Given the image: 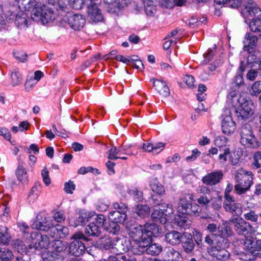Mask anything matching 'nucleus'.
Instances as JSON below:
<instances>
[{
	"mask_svg": "<svg viewBox=\"0 0 261 261\" xmlns=\"http://www.w3.org/2000/svg\"><path fill=\"white\" fill-rule=\"evenodd\" d=\"M244 245L247 253L241 255V259L249 261L261 258V240H256L253 237L248 236L245 237Z\"/></svg>",
	"mask_w": 261,
	"mask_h": 261,
	"instance_id": "4",
	"label": "nucleus"
},
{
	"mask_svg": "<svg viewBox=\"0 0 261 261\" xmlns=\"http://www.w3.org/2000/svg\"><path fill=\"white\" fill-rule=\"evenodd\" d=\"M227 143V139L224 136H218L214 140L215 145L220 149L222 147H226Z\"/></svg>",
	"mask_w": 261,
	"mask_h": 261,
	"instance_id": "55",
	"label": "nucleus"
},
{
	"mask_svg": "<svg viewBox=\"0 0 261 261\" xmlns=\"http://www.w3.org/2000/svg\"><path fill=\"white\" fill-rule=\"evenodd\" d=\"M70 5L75 9H81L84 5V0H69Z\"/></svg>",
	"mask_w": 261,
	"mask_h": 261,
	"instance_id": "60",
	"label": "nucleus"
},
{
	"mask_svg": "<svg viewBox=\"0 0 261 261\" xmlns=\"http://www.w3.org/2000/svg\"><path fill=\"white\" fill-rule=\"evenodd\" d=\"M182 246L183 249L187 253H191L193 252L195 247L192 236H189L182 242Z\"/></svg>",
	"mask_w": 261,
	"mask_h": 261,
	"instance_id": "37",
	"label": "nucleus"
},
{
	"mask_svg": "<svg viewBox=\"0 0 261 261\" xmlns=\"http://www.w3.org/2000/svg\"><path fill=\"white\" fill-rule=\"evenodd\" d=\"M123 147L121 146L118 148H116L115 146H113L109 151L108 153L109 154L108 158L111 160H116L118 159L120 156H117V155L119 154V153L123 152L122 150Z\"/></svg>",
	"mask_w": 261,
	"mask_h": 261,
	"instance_id": "46",
	"label": "nucleus"
},
{
	"mask_svg": "<svg viewBox=\"0 0 261 261\" xmlns=\"http://www.w3.org/2000/svg\"><path fill=\"white\" fill-rule=\"evenodd\" d=\"M228 105L233 107L237 117L241 120L247 119L254 113L253 103L248 99L231 92L227 97Z\"/></svg>",
	"mask_w": 261,
	"mask_h": 261,
	"instance_id": "1",
	"label": "nucleus"
},
{
	"mask_svg": "<svg viewBox=\"0 0 261 261\" xmlns=\"http://www.w3.org/2000/svg\"><path fill=\"white\" fill-rule=\"evenodd\" d=\"M250 30L253 33H261V16L257 18H253L249 23Z\"/></svg>",
	"mask_w": 261,
	"mask_h": 261,
	"instance_id": "38",
	"label": "nucleus"
},
{
	"mask_svg": "<svg viewBox=\"0 0 261 261\" xmlns=\"http://www.w3.org/2000/svg\"><path fill=\"white\" fill-rule=\"evenodd\" d=\"M253 174L243 168L236 171L234 176V190L238 194H242L250 189L253 185Z\"/></svg>",
	"mask_w": 261,
	"mask_h": 261,
	"instance_id": "3",
	"label": "nucleus"
},
{
	"mask_svg": "<svg viewBox=\"0 0 261 261\" xmlns=\"http://www.w3.org/2000/svg\"><path fill=\"white\" fill-rule=\"evenodd\" d=\"M41 190V187L40 185L37 183L35 184L29 193V198L33 200H35L38 198Z\"/></svg>",
	"mask_w": 261,
	"mask_h": 261,
	"instance_id": "49",
	"label": "nucleus"
},
{
	"mask_svg": "<svg viewBox=\"0 0 261 261\" xmlns=\"http://www.w3.org/2000/svg\"><path fill=\"white\" fill-rule=\"evenodd\" d=\"M146 248V253L151 255H158L163 250L162 246L157 243H151Z\"/></svg>",
	"mask_w": 261,
	"mask_h": 261,
	"instance_id": "33",
	"label": "nucleus"
},
{
	"mask_svg": "<svg viewBox=\"0 0 261 261\" xmlns=\"http://www.w3.org/2000/svg\"><path fill=\"white\" fill-rule=\"evenodd\" d=\"M242 15L245 19L249 17L257 18L261 17V9L252 0H248L242 11Z\"/></svg>",
	"mask_w": 261,
	"mask_h": 261,
	"instance_id": "12",
	"label": "nucleus"
},
{
	"mask_svg": "<svg viewBox=\"0 0 261 261\" xmlns=\"http://www.w3.org/2000/svg\"><path fill=\"white\" fill-rule=\"evenodd\" d=\"M220 154L218 159L221 163L224 164L227 160V157L230 154V149L228 147H225L223 150H219Z\"/></svg>",
	"mask_w": 261,
	"mask_h": 261,
	"instance_id": "51",
	"label": "nucleus"
},
{
	"mask_svg": "<svg viewBox=\"0 0 261 261\" xmlns=\"http://www.w3.org/2000/svg\"><path fill=\"white\" fill-rule=\"evenodd\" d=\"M71 239L74 240L69 246V253L75 256L82 255L85 252V246L80 240L88 241L89 239L82 232L75 233Z\"/></svg>",
	"mask_w": 261,
	"mask_h": 261,
	"instance_id": "7",
	"label": "nucleus"
},
{
	"mask_svg": "<svg viewBox=\"0 0 261 261\" xmlns=\"http://www.w3.org/2000/svg\"><path fill=\"white\" fill-rule=\"evenodd\" d=\"M223 207L225 211L233 215H240L242 213L241 204L234 201L223 204Z\"/></svg>",
	"mask_w": 261,
	"mask_h": 261,
	"instance_id": "27",
	"label": "nucleus"
},
{
	"mask_svg": "<svg viewBox=\"0 0 261 261\" xmlns=\"http://www.w3.org/2000/svg\"><path fill=\"white\" fill-rule=\"evenodd\" d=\"M113 245L112 251L117 254H122L128 250L126 241L123 239L117 238L114 241Z\"/></svg>",
	"mask_w": 261,
	"mask_h": 261,
	"instance_id": "24",
	"label": "nucleus"
},
{
	"mask_svg": "<svg viewBox=\"0 0 261 261\" xmlns=\"http://www.w3.org/2000/svg\"><path fill=\"white\" fill-rule=\"evenodd\" d=\"M100 244L102 248L108 250L112 249L113 250V246L114 243V241L109 237H105L100 241Z\"/></svg>",
	"mask_w": 261,
	"mask_h": 261,
	"instance_id": "47",
	"label": "nucleus"
},
{
	"mask_svg": "<svg viewBox=\"0 0 261 261\" xmlns=\"http://www.w3.org/2000/svg\"><path fill=\"white\" fill-rule=\"evenodd\" d=\"M14 57L19 61L24 62L27 60V54L23 50L13 51Z\"/></svg>",
	"mask_w": 261,
	"mask_h": 261,
	"instance_id": "54",
	"label": "nucleus"
},
{
	"mask_svg": "<svg viewBox=\"0 0 261 261\" xmlns=\"http://www.w3.org/2000/svg\"><path fill=\"white\" fill-rule=\"evenodd\" d=\"M251 95L256 96L261 93V81L254 82L250 90Z\"/></svg>",
	"mask_w": 261,
	"mask_h": 261,
	"instance_id": "53",
	"label": "nucleus"
},
{
	"mask_svg": "<svg viewBox=\"0 0 261 261\" xmlns=\"http://www.w3.org/2000/svg\"><path fill=\"white\" fill-rule=\"evenodd\" d=\"M42 9L43 6L42 5L35 6L32 9V12L31 14V18L36 22L41 21L42 17Z\"/></svg>",
	"mask_w": 261,
	"mask_h": 261,
	"instance_id": "40",
	"label": "nucleus"
},
{
	"mask_svg": "<svg viewBox=\"0 0 261 261\" xmlns=\"http://www.w3.org/2000/svg\"><path fill=\"white\" fill-rule=\"evenodd\" d=\"M59 255L55 252H49L43 255L44 261H57L60 257Z\"/></svg>",
	"mask_w": 261,
	"mask_h": 261,
	"instance_id": "58",
	"label": "nucleus"
},
{
	"mask_svg": "<svg viewBox=\"0 0 261 261\" xmlns=\"http://www.w3.org/2000/svg\"><path fill=\"white\" fill-rule=\"evenodd\" d=\"M240 143L248 147L256 148L259 144L255 138L252 127L249 124L246 123L242 125L240 130Z\"/></svg>",
	"mask_w": 261,
	"mask_h": 261,
	"instance_id": "6",
	"label": "nucleus"
},
{
	"mask_svg": "<svg viewBox=\"0 0 261 261\" xmlns=\"http://www.w3.org/2000/svg\"><path fill=\"white\" fill-rule=\"evenodd\" d=\"M135 212L140 217L144 218L149 215L150 208L147 205L138 204Z\"/></svg>",
	"mask_w": 261,
	"mask_h": 261,
	"instance_id": "39",
	"label": "nucleus"
},
{
	"mask_svg": "<svg viewBox=\"0 0 261 261\" xmlns=\"http://www.w3.org/2000/svg\"><path fill=\"white\" fill-rule=\"evenodd\" d=\"M221 118V127L223 133L227 135L233 134L236 128V124L232 120L229 109L225 108L223 110Z\"/></svg>",
	"mask_w": 261,
	"mask_h": 261,
	"instance_id": "10",
	"label": "nucleus"
},
{
	"mask_svg": "<svg viewBox=\"0 0 261 261\" xmlns=\"http://www.w3.org/2000/svg\"><path fill=\"white\" fill-rule=\"evenodd\" d=\"M143 226L145 234L150 239V243L152 242V237H157L162 233L161 226L154 222L146 223Z\"/></svg>",
	"mask_w": 261,
	"mask_h": 261,
	"instance_id": "16",
	"label": "nucleus"
},
{
	"mask_svg": "<svg viewBox=\"0 0 261 261\" xmlns=\"http://www.w3.org/2000/svg\"><path fill=\"white\" fill-rule=\"evenodd\" d=\"M50 223V222L46 217L40 216V218H39V216H37L36 219L34 220L31 226L33 229L46 231L49 226Z\"/></svg>",
	"mask_w": 261,
	"mask_h": 261,
	"instance_id": "21",
	"label": "nucleus"
},
{
	"mask_svg": "<svg viewBox=\"0 0 261 261\" xmlns=\"http://www.w3.org/2000/svg\"><path fill=\"white\" fill-rule=\"evenodd\" d=\"M104 228L112 234H118L120 230V227L118 224V223L113 221H111L109 226L107 227H104Z\"/></svg>",
	"mask_w": 261,
	"mask_h": 261,
	"instance_id": "48",
	"label": "nucleus"
},
{
	"mask_svg": "<svg viewBox=\"0 0 261 261\" xmlns=\"http://www.w3.org/2000/svg\"><path fill=\"white\" fill-rule=\"evenodd\" d=\"M12 85L13 86L19 85L22 81V76L20 72L14 70L11 73Z\"/></svg>",
	"mask_w": 261,
	"mask_h": 261,
	"instance_id": "52",
	"label": "nucleus"
},
{
	"mask_svg": "<svg viewBox=\"0 0 261 261\" xmlns=\"http://www.w3.org/2000/svg\"><path fill=\"white\" fill-rule=\"evenodd\" d=\"M182 239V234L178 231L172 230L165 234V241L171 245L180 244Z\"/></svg>",
	"mask_w": 261,
	"mask_h": 261,
	"instance_id": "23",
	"label": "nucleus"
},
{
	"mask_svg": "<svg viewBox=\"0 0 261 261\" xmlns=\"http://www.w3.org/2000/svg\"><path fill=\"white\" fill-rule=\"evenodd\" d=\"M243 0H215V3L217 5H226L227 6L232 8H238Z\"/></svg>",
	"mask_w": 261,
	"mask_h": 261,
	"instance_id": "41",
	"label": "nucleus"
},
{
	"mask_svg": "<svg viewBox=\"0 0 261 261\" xmlns=\"http://www.w3.org/2000/svg\"><path fill=\"white\" fill-rule=\"evenodd\" d=\"M166 261H179L180 254L173 248L168 249L165 256Z\"/></svg>",
	"mask_w": 261,
	"mask_h": 261,
	"instance_id": "43",
	"label": "nucleus"
},
{
	"mask_svg": "<svg viewBox=\"0 0 261 261\" xmlns=\"http://www.w3.org/2000/svg\"><path fill=\"white\" fill-rule=\"evenodd\" d=\"M217 236L229 238L234 236V233L231 227L228 225V222L223 221L218 226V234Z\"/></svg>",
	"mask_w": 261,
	"mask_h": 261,
	"instance_id": "20",
	"label": "nucleus"
},
{
	"mask_svg": "<svg viewBox=\"0 0 261 261\" xmlns=\"http://www.w3.org/2000/svg\"><path fill=\"white\" fill-rule=\"evenodd\" d=\"M233 225L235 232L240 236H245V238L251 229V225L241 218H233L229 220Z\"/></svg>",
	"mask_w": 261,
	"mask_h": 261,
	"instance_id": "11",
	"label": "nucleus"
},
{
	"mask_svg": "<svg viewBox=\"0 0 261 261\" xmlns=\"http://www.w3.org/2000/svg\"><path fill=\"white\" fill-rule=\"evenodd\" d=\"M167 217L163 212L160 211V208L154 207L151 214V218L154 222H159L162 224H165L167 221Z\"/></svg>",
	"mask_w": 261,
	"mask_h": 261,
	"instance_id": "26",
	"label": "nucleus"
},
{
	"mask_svg": "<svg viewBox=\"0 0 261 261\" xmlns=\"http://www.w3.org/2000/svg\"><path fill=\"white\" fill-rule=\"evenodd\" d=\"M42 12L41 22L43 24H46L55 19L54 12L46 6H43Z\"/></svg>",
	"mask_w": 261,
	"mask_h": 261,
	"instance_id": "31",
	"label": "nucleus"
},
{
	"mask_svg": "<svg viewBox=\"0 0 261 261\" xmlns=\"http://www.w3.org/2000/svg\"><path fill=\"white\" fill-rule=\"evenodd\" d=\"M16 7L14 6L11 7L9 9L5 7L4 12L6 20L11 22L15 20V24L21 29H25L28 27L29 16L27 14L23 11H19L17 13L15 10Z\"/></svg>",
	"mask_w": 261,
	"mask_h": 261,
	"instance_id": "5",
	"label": "nucleus"
},
{
	"mask_svg": "<svg viewBox=\"0 0 261 261\" xmlns=\"http://www.w3.org/2000/svg\"><path fill=\"white\" fill-rule=\"evenodd\" d=\"M222 196L218 195L215 197L212 195V200L211 201L212 207L215 210H219L221 207Z\"/></svg>",
	"mask_w": 261,
	"mask_h": 261,
	"instance_id": "57",
	"label": "nucleus"
},
{
	"mask_svg": "<svg viewBox=\"0 0 261 261\" xmlns=\"http://www.w3.org/2000/svg\"><path fill=\"white\" fill-rule=\"evenodd\" d=\"M88 14L90 19L95 22L101 21L103 19V15L98 7H92L90 6L88 8Z\"/></svg>",
	"mask_w": 261,
	"mask_h": 261,
	"instance_id": "25",
	"label": "nucleus"
},
{
	"mask_svg": "<svg viewBox=\"0 0 261 261\" xmlns=\"http://www.w3.org/2000/svg\"><path fill=\"white\" fill-rule=\"evenodd\" d=\"M223 176L221 171L212 172L203 177L202 181L206 185L214 186L221 181Z\"/></svg>",
	"mask_w": 261,
	"mask_h": 261,
	"instance_id": "18",
	"label": "nucleus"
},
{
	"mask_svg": "<svg viewBox=\"0 0 261 261\" xmlns=\"http://www.w3.org/2000/svg\"><path fill=\"white\" fill-rule=\"evenodd\" d=\"M212 255L219 260L226 261L230 256L229 252L226 249L212 248Z\"/></svg>",
	"mask_w": 261,
	"mask_h": 261,
	"instance_id": "28",
	"label": "nucleus"
},
{
	"mask_svg": "<svg viewBox=\"0 0 261 261\" xmlns=\"http://www.w3.org/2000/svg\"><path fill=\"white\" fill-rule=\"evenodd\" d=\"M150 81L152 83L153 87L161 95L165 97L170 95V90L165 82L154 78L151 79Z\"/></svg>",
	"mask_w": 261,
	"mask_h": 261,
	"instance_id": "19",
	"label": "nucleus"
},
{
	"mask_svg": "<svg viewBox=\"0 0 261 261\" xmlns=\"http://www.w3.org/2000/svg\"><path fill=\"white\" fill-rule=\"evenodd\" d=\"M46 231L47 232V235L50 237L58 239L65 238L68 234L69 230L65 226L60 225L54 226L50 222L49 226Z\"/></svg>",
	"mask_w": 261,
	"mask_h": 261,
	"instance_id": "13",
	"label": "nucleus"
},
{
	"mask_svg": "<svg viewBox=\"0 0 261 261\" xmlns=\"http://www.w3.org/2000/svg\"><path fill=\"white\" fill-rule=\"evenodd\" d=\"M258 38L250 33L245 35L243 43L244 44L243 50L248 54L254 53L257 46Z\"/></svg>",
	"mask_w": 261,
	"mask_h": 261,
	"instance_id": "15",
	"label": "nucleus"
},
{
	"mask_svg": "<svg viewBox=\"0 0 261 261\" xmlns=\"http://www.w3.org/2000/svg\"><path fill=\"white\" fill-rule=\"evenodd\" d=\"M190 204V203L188 202L186 197L180 198L178 206L177 208L178 212L182 214L188 215Z\"/></svg>",
	"mask_w": 261,
	"mask_h": 261,
	"instance_id": "34",
	"label": "nucleus"
},
{
	"mask_svg": "<svg viewBox=\"0 0 261 261\" xmlns=\"http://www.w3.org/2000/svg\"><path fill=\"white\" fill-rule=\"evenodd\" d=\"M85 233L87 236L98 237L101 233V228L93 222L86 227Z\"/></svg>",
	"mask_w": 261,
	"mask_h": 261,
	"instance_id": "29",
	"label": "nucleus"
},
{
	"mask_svg": "<svg viewBox=\"0 0 261 261\" xmlns=\"http://www.w3.org/2000/svg\"><path fill=\"white\" fill-rule=\"evenodd\" d=\"M129 193L133 196L135 201L137 202L143 201V192L138 188H134L129 190Z\"/></svg>",
	"mask_w": 261,
	"mask_h": 261,
	"instance_id": "45",
	"label": "nucleus"
},
{
	"mask_svg": "<svg viewBox=\"0 0 261 261\" xmlns=\"http://www.w3.org/2000/svg\"><path fill=\"white\" fill-rule=\"evenodd\" d=\"M198 193L202 194L197 199L199 204L207 208L212 200V195L210 188L205 186L199 187Z\"/></svg>",
	"mask_w": 261,
	"mask_h": 261,
	"instance_id": "14",
	"label": "nucleus"
},
{
	"mask_svg": "<svg viewBox=\"0 0 261 261\" xmlns=\"http://www.w3.org/2000/svg\"><path fill=\"white\" fill-rule=\"evenodd\" d=\"M130 240L140 248H145L150 244L149 237L145 233L144 226L138 224L134 220L129 221L126 225Z\"/></svg>",
	"mask_w": 261,
	"mask_h": 261,
	"instance_id": "2",
	"label": "nucleus"
},
{
	"mask_svg": "<svg viewBox=\"0 0 261 261\" xmlns=\"http://www.w3.org/2000/svg\"><path fill=\"white\" fill-rule=\"evenodd\" d=\"M85 18L81 14L70 15L68 16V23L74 30H80L85 23Z\"/></svg>",
	"mask_w": 261,
	"mask_h": 261,
	"instance_id": "17",
	"label": "nucleus"
},
{
	"mask_svg": "<svg viewBox=\"0 0 261 261\" xmlns=\"http://www.w3.org/2000/svg\"><path fill=\"white\" fill-rule=\"evenodd\" d=\"M254 162L253 165L256 168H259L261 167V152L257 151L254 154Z\"/></svg>",
	"mask_w": 261,
	"mask_h": 261,
	"instance_id": "64",
	"label": "nucleus"
},
{
	"mask_svg": "<svg viewBox=\"0 0 261 261\" xmlns=\"http://www.w3.org/2000/svg\"><path fill=\"white\" fill-rule=\"evenodd\" d=\"M154 203L157 205L156 207L160 208V211L161 212H164L166 216H170L173 214L174 210L172 205L165 203L154 202Z\"/></svg>",
	"mask_w": 261,
	"mask_h": 261,
	"instance_id": "42",
	"label": "nucleus"
},
{
	"mask_svg": "<svg viewBox=\"0 0 261 261\" xmlns=\"http://www.w3.org/2000/svg\"><path fill=\"white\" fill-rule=\"evenodd\" d=\"M113 206L115 210L109 213V220L111 221L123 223L126 218L127 206L124 203L118 202L114 203Z\"/></svg>",
	"mask_w": 261,
	"mask_h": 261,
	"instance_id": "9",
	"label": "nucleus"
},
{
	"mask_svg": "<svg viewBox=\"0 0 261 261\" xmlns=\"http://www.w3.org/2000/svg\"><path fill=\"white\" fill-rule=\"evenodd\" d=\"M96 217L95 218V221L94 222L98 226H99L100 228L101 227H106L104 226L105 222L106 220V217L102 214H99V215H96Z\"/></svg>",
	"mask_w": 261,
	"mask_h": 261,
	"instance_id": "62",
	"label": "nucleus"
},
{
	"mask_svg": "<svg viewBox=\"0 0 261 261\" xmlns=\"http://www.w3.org/2000/svg\"><path fill=\"white\" fill-rule=\"evenodd\" d=\"M11 236L8 228L4 226H0V241L4 245L9 243Z\"/></svg>",
	"mask_w": 261,
	"mask_h": 261,
	"instance_id": "32",
	"label": "nucleus"
},
{
	"mask_svg": "<svg viewBox=\"0 0 261 261\" xmlns=\"http://www.w3.org/2000/svg\"><path fill=\"white\" fill-rule=\"evenodd\" d=\"M215 241L216 242V245L213 248L226 249L229 246L230 243L228 238L218 236H217Z\"/></svg>",
	"mask_w": 261,
	"mask_h": 261,
	"instance_id": "35",
	"label": "nucleus"
},
{
	"mask_svg": "<svg viewBox=\"0 0 261 261\" xmlns=\"http://www.w3.org/2000/svg\"><path fill=\"white\" fill-rule=\"evenodd\" d=\"M201 211V208L199 205L196 203H191L188 215L198 216Z\"/></svg>",
	"mask_w": 261,
	"mask_h": 261,
	"instance_id": "56",
	"label": "nucleus"
},
{
	"mask_svg": "<svg viewBox=\"0 0 261 261\" xmlns=\"http://www.w3.org/2000/svg\"><path fill=\"white\" fill-rule=\"evenodd\" d=\"M30 240L28 241V243H30V249L34 248L36 250L48 248L50 241L47 235H43L40 232L34 231L30 233Z\"/></svg>",
	"mask_w": 261,
	"mask_h": 261,
	"instance_id": "8",
	"label": "nucleus"
},
{
	"mask_svg": "<svg viewBox=\"0 0 261 261\" xmlns=\"http://www.w3.org/2000/svg\"><path fill=\"white\" fill-rule=\"evenodd\" d=\"M14 257L11 250L7 248L0 249V258L2 261H12Z\"/></svg>",
	"mask_w": 261,
	"mask_h": 261,
	"instance_id": "44",
	"label": "nucleus"
},
{
	"mask_svg": "<svg viewBox=\"0 0 261 261\" xmlns=\"http://www.w3.org/2000/svg\"><path fill=\"white\" fill-rule=\"evenodd\" d=\"M75 185L73 184V182L69 180L68 182H66L64 184V191L67 193L72 194L73 191L74 190Z\"/></svg>",
	"mask_w": 261,
	"mask_h": 261,
	"instance_id": "63",
	"label": "nucleus"
},
{
	"mask_svg": "<svg viewBox=\"0 0 261 261\" xmlns=\"http://www.w3.org/2000/svg\"><path fill=\"white\" fill-rule=\"evenodd\" d=\"M16 175L18 180L22 182L25 183L28 180L27 173L24 166L19 164L16 170Z\"/></svg>",
	"mask_w": 261,
	"mask_h": 261,
	"instance_id": "36",
	"label": "nucleus"
},
{
	"mask_svg": "<svg viewBox=\"0 0 261 261\" xmlns=\"http://www.w3.org/2000/svg\"><path fill=\"white\" fill-rule=\"evenodd\" d=\"M54 252L61 253L64 252L68 246V243L66 241L55 239L51 242Z\"/></svg>",
	"mask_w": 261,
	"mask_h": 261,
	"instance_id": "30",
	"label": "nucleus"
},
{
	"mask_svg": "<svg viewBox=\"0 0 261 261\" xmlns=\"http://www.w3.org/2000/svg\"><path fill=\"white\" fill-rule=\"evenodd\" d=\"M95 213L94 212H87L85 210H82L80 212L79 217L76 218L74 222L75 227L79 225H83L87 222L90 219L95 216Z\"/></svg>",
	"mask_w": 261,
	"mask_h": 261,
	"instance_id": "22",
	"label": "nucleus"
},
{
	"mask_svg": "<svg viewBox=\"0 0 261 261\" xmlns=\"http://www.w3.org/2000/svg\"><path fill=\"white\" fill-rule=\"evenodd\" d=\"M144 9L146 14L149 16L152 15L155 11L154 4L148 3V2H144Z\"/></svg>",
	"mask_w": 261,
	"mask_h": 261,
	"instance_id": "59",
	"label": "nucleus"
},
{
	"mask_svg": "<svg viewBox=\"0 0 261 261\" xmlns=\"http://www.w3.org/2000/svg\"><path fill=\"white\" fill-rule=\"evenodd\" d=\"M244 217L246 220H250L252 222H256L258 219V215L255 214L253 211H251L244 215Z\"/></svg>",
	"mask_w": 261,
	"mask_h": 261,
	"instance_id": "61",
	"label": "nucleus"
},
{
	"mask_svg": "<svg viewBox=\"0 0 261 261\" xmlns=\"http://www.w3.org/2000/svg\"><path fill=\"white\" fill-rule=\"evenodd\" d=\"M175 222L180 228L186 229L189 227V221L184 217L178 216L177 217L175 218Z\"/></svg>",
	"mask_w": 261,
	"mask_h": 261,
	"instance_id": "50",
	"label": "nucleus"
}]
</instances>
